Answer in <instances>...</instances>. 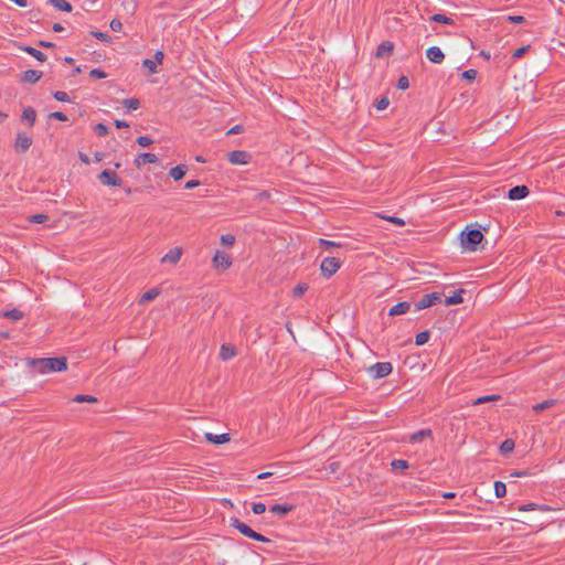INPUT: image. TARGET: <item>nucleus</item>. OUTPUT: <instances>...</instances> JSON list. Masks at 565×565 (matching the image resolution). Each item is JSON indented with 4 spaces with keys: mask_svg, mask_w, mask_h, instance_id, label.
Segmentation results:
<instances>
[{
    "mask_svg": "<svg viewBox=\"0 0 565 565\" xmlns=\"http://www.w3.org/2000/svg\"><path fill=\"white\" fill-rule=\"evenodd\" d=\"M29 365L41 374L63 372L67 370V360L64 356L33 359L29 362Z\"/></svg>",
    "mask_w": 565,
    "mask_h": 565,
    "instance_id": "obj_1",
    "label": "nucleus"
},
{
    "mask_svg": "<svg viewBox=\"0 0 565 565\" xmlns=\"http://www.w3.org/2000/svg\"><path fill=\"white\" fill-rule=\"evenodd\" d=\"M483 239V234L479 230H468L460 234V242L465 249L475 252Z\"/></svg>",
    "mask_w": 565,
    "mask_h": 565,
    "instance_id": "obj_2",
    "label": "nucleus"
},
{
    "mask_svg": "<svg viewBox=\"0 0 565 565\" xmlns=\"http://www.w3.org/2000/svg\"><path fill=\"white\" fill-rule=\"evenodd\" d=\"M231 526L236 529L242 535L258 541V542H269V539L266 536L257 533L254 531L250 526L245 524L244 522L239 521L238 519H232L231 520Z\"/></svg>",
    "mask_w": 565,
    "mask_h": 565,
    "instance_id": "obj_3",
    "label": "nucleus"
},
{
    "mask_svg": "<svg viewBox=\"0 0 565 565\" xmlns=\"http://www.w3.org/2000/svg\"><path fill=\"white\" fill-rule=\"evenodd\" d=\"M342 262L337 257H326L322 259L320 269L324 277L330 278L341 267Z\"/></svg>",
    "mask_w": 565,
    "mask_h": 565,
    "instance_id": "obj_4",
    "label": "nucleus"
},
{
    "mask_svg": "<svg viewBox=\"0 0 565 565\" xmlns=\"http://www.w3.org/2000/svg\"><path fill=\"white\" fill-rule=\"evenodd\" d=\"M393 366L390 362H377L367 369V372L373 379H383L390 375Z\"/></svg>",
    "mask_w": 565,
    "mask_h": 565,
    "instance_id": "obj_5",
    "label": "nucleus"
},
{
    "mask_svg": "<svg viewBox=\"0 0 565 565\" xmlns=\"http://www.w3.org/2000/svg\"><path fill=\"white\" fill-rule=\"evenodd\" d=\"M212 263L215 269L225 271L232 266V258L228 254L217 250Z\"/></svg>",
    "mask_w": 565,
    "mask_h": 565,
    "instance_id": "obj_6",
    "label": "nucleus"
},
{
    "mask_svg": "<svg viewBox=\"0 0 565 565\" xmlns=\"http://www.w3.org/2000/svg\"><path fill=\"white\" fill-rule=\"evenodd\" d=\"M98 180L109 186H120L121 185V179L117 175L115 171H111L109 169L103 170L98 174Z\"/></svg>",
    "mask_w": 565,
    "mask_h": 565,
    "instance_id": "obj_7",
    "label": "nucleus"
},
{
    "mask_svg": "<svg viewBox=\"0 0 565 565\" xmlns=\"http://www.w3.org/2000/svg\"><path fill=\"white\" fill-rule=\"evenodd\" d=\"M439 300H440L439 292L426 294L415 303V310L419 311V310L429 308Z\"/></svg>",
    "mask_w": 565,
    "mask_h": 565,
    "instance_id": "obj_8",
    "label": "nucleus"
},
{
    "mask_svg": "<svg viewBox=\"0 0 565 565\" xmlns=\"http://www.w3.org/2000/svg\"><path fill=\"white\" fill-rule=\"evenodd\" d=\"M32 138L24 132H19L15 138L14 148L18 152L24 153L32 146Z\"/></svg>",
    "mask_w": 565,
    "mask_h": 565,
    "instance_id": "obj_9",
    "label": "nucleus"
},
{
    "mask_svg": "<svg viewBox=\"0 0 565 565\" xmlns=\"http://www.w3.org/2000/svg\"><path fill=\"white\" fill-rule=\"evenodd\" d=\"M164 54L162 51H157L153 55V60L146 58L142 62V66L148 70L150 74L157 73V64H161L163 61Z\"/></svg>",
    "mask_w": 565,
    "mask_h": 565,
    "instance_id": "obj_10",
    "label": "nucleus"
},
{
    "mask_svg": "<svg viewBox=\"0 0 565 565\" xmlns=\"http://www.w3.org/2000/svg\"><path fill=\"white\" fill-rule=\"evenodd\" d=\"M228 161L233 164H246L250 154L244 150H234L227 154Z\"/></svg>",
    "mask_w": 565,
    "mask_h": 565,
    "instance_id": "obj_11",
    "label": "nucleus"
},
{
    "mask_svg": "<svg viewBox=\"0 0 565 565\" xmlns=\"http://www.w3.org/2000/svg\"><path fill=\"white\" fill-rule=\"evenodd\" d=\"M529 192L526 185H515L509 190L508 198L510 200H521L527 196Z\"/></svg>",
    "mask_w": 565,
    "mask_h": 565,
    "instance_id": "obj_12",
    "label": "nucleus"
},
{
    "mask_svg": "<svg viewBox=\"0 0 565 565\" xmlns=\"http://www.w3.org/2000/svg\"><path fill=\"white\" fill-rule=\"evenodd\" d=\"M426 56L430 62L436 64H440L445 58V54L438 46H430L426 51Z\"/></svg>",
    "mask_w": 565,
    "mask_h": 565,
    "instance_id": "obj_13",
    "label": "nucleus"
},
{
    "mask_svg": "<svg viewBox=\"0 0 565 565\" xmlns=\"http://www.w3.org/2000/svg\"><path fill=\"white\" fill-rule=\"evenodd\" d=\"M182 256V248L181 247H174L170 249L162 258V263H171L177 264Z\"/></svg>",
    "mask_w": 565,
    "mask_h": 565,
    "instance_id": "obj_14",
    "label": "nucleus"
},
{
    "mask_svg": "<svg viewBox=\"0 0 565 565\" xmlns=\"http://www.w3.org/2000/svg\"><path fill=\"white\" fill-rule=\"evenodd\" d=\"M158 161V157L151 152H143L138 154L135 159V166L139 168L143 163H156Z\"/></svg>",
    "mask_w": 565,
    "mask_h": 565,
    "instance_id": "obj_15",
    "label": "nucleus"
},
{
    "mask_svg": "<svg viewBox=\"0 0 565 565\" xmlns=\"http://www.w3.org/2000/svg\"><path fill=\"white\" fill-rule=\"evenodd\" d=\"M21 119L28 124L29 127H33L36 120V111L33 107L28 106L23 109Z\"/></svg>",
    "mask_w": 565,
    "mask_h": 565,
    "instance_id": "obj_16",
    "label": "nucleus"
},
{
    "mask_svg": "<svg viewBox=\"0 0 565 565\" xmlns=\"http://www.w3.org/2000/svg\"><path fill=\"white\" fill-rule=\"evenodd\" d=\"M409 309H411V303L408 301H402V302L394 305L390 309L388 316L394 317V316L404 315V313L408 312Z\"/></svg>",
    "mask_w": 565,
    "mask_h": 565,
    "instance_id": "obj_17",
    "label": "nucleus"
},
{
    "mask_svg": "<svg viewBox=\"0 0 565 565\" xmlns=\"http://www.w3.org/2000/svg\"><path fill=\"white\" fill-rule=\"evenodd\" d=\"M433 436V430L430 428L420 429L409 436V441L412 444L422 443L426 438H430Z\"/></svg>",
    "mask_w": 565,
    "mask_h": 565,
    "instance_id": "obj_18",
    "label": "nucleus"
},
{
    "mask_svg": "<svg viewBox=\"0 0 565 565\" xmlns=\"http://www.w3.org/2000/svg\"><path fill=\"white\" fill-rule=\"evenodd\" d=\"M292 510H294V505H291V504H274L269 509V511L273 514L278 515L279 518H284Z\"/></svg>",
    "mask_w": 565,
    "mask_h": 565,
    "instance_id": "obj_19",
    "label": "nucleus"
},
{
    "mask_svg": "<svg viewBox=\"0 0 565 565\" xmlns=\"http://www.w3.org/2000/svg\"><path fill=\"white\" fill-rule=\"evenodd\" d=\"M43 73L38 70H28L22 74V81L25 83L34 84L42 77Z\"/></svg>",
    "mask_w": 565,
    "mask_h": 565,
    "instance_id": "obj_20",
    "label": "nucleus"
},
{
    "mask_svg": "<svg viewBox=\"0 0 565 565\" xmlns=\"http://www.w3.org/2000/svg\"><path fill=\"white\" fill-rule=\"evenodd\" d=\"M394 44L390 41L382 42L376 49V57L388 56L393 53Z\"/></svg>",
    "mask_w": 565,
    "mask_h": 565,
    "instance_id": "obj_21",
    "label": "nucleus"
},
{
    "mask_svg": "<svg viewBox=\"0 0 565 565\" xmlns=\"http://www.w3.org/2000/svg\"><path fill=\"white\" fill-rule=\"evenodd\" d=\"M205 439L212 444L221 445L230 441L231 438L228 434L213 435L212 433H206Z\"/></svg>",
    "mask_w": 565,
    "mask_h": 565,
    "instance_id": "obj_22",
    "label": "nucleus"
},
{
    "mask_svg": "<svg viewBox=\"0 0 565 565\" xmlns=\"http://www.w3.org/2000/svg\"><path fill=\"white\" fill-rule=\"evenodd\" d=\"M519 510L520 511H534V510H537V511H541V512H547V511H551L552 508L550 505H546V504H537V503H527V504H522L519 507Z\"/></svg>",
    "mask_w": 565,
    "mask_h": 565,
    "instance_id": "obj_23",
    "label": "nucleus"
},
{
    "mask_svg": "<svg viewBox=\"0 0 565 565\" xmlns=\"http://www.w3.org/2000/svg\"><path fill=\"white\" fill-rule=\"evenodd\" d=\"M236 355V350L230 344H222L220 349V358L223 361H227Z\"/></svg>",
    "mask_w": 565,
    "mask_h": 565,
    "instance_id": "obj_24",
    "label": "nucleus"
},
{
    "mask_svg": "<svg viewBox=\"0 0 565 565\" xmlns=\"http://www.w3.org/2000/svg\"><path fill=\"white\" fill-rule=\"evenodd\" d=\"M186 171H188L186 166L179 164V166H175L170 169L169 175L171 178H173L175 181H179L185 175Z\"/></svg>",
    "mask_w": 565,
    "mask_h": 565,
    "instance_id": "obj_25",
    "label": "nucleus"
},
{
    "mask_svg": "<svg viewBox=\"0 0 565 565\" xmlns=\"http://www.w3.org/2000/svg\"><path fill=\"white\" fill-rule=\"evenodd\" d=\"M21 50L36 58L39 62L46 61V55L33 46H22Z\"/></svg>",
    "mask_w": 565,
    "mask_h": 565,
    "instance_id": "obj_26",
    "label": "nucleus"
},
{
    "mask_svg": "<svg viewBox=\"0 0 565 565\" xmlns=\"http://www.w3.org/2000/svg\"><path fill=\"white\" fill-rule=\"evenodd\" d=\"M462 292H463V289H459L458 291H455L451 296L446 297L445 306H452V305L461 303L463 301L462 296H461Z\"/></svg>",
    "mask_w": 565,
    "mask_h": 565,
    "instance_id": "obj_27",
    "label": "nucleus"
},
{
    "mask_svg": "<svg viewBox=\"0 0 565 565\" xmlns=\"http://www.w3.org/2000/svg\"><path fill=\"white\" fill-rule=\"evenodd\" d=\"M49 2L56 9L65 12L72 11V4L66 0H49Z\"/></svg>",
    "mask_w": 565,
    "mask_h": 565,
    "instance_id": "obj_28",
    "label": "nucleus"
},
{
    "mask_svg": "<svg viewBox=\"0 0 565 565\" xmlns=\"http://www.w3.org/2000/svg\"><path fill=\"white\" fill-rule=\"evenodd\" d=\"M23 316V312L19 309H11L3 312L4 318L11 319L13 321L21 320Z\"/></svg>",
    "mask_w": 565,
    "mask_h": 565,
    "instance_id": "obj_29",
    "label": "nucleus"
},
{
    "mask_svg": "<svg viewBox=\"0 0 565 565\" xmlns=\"http://www.w3.org/2000/svg\"><path fill=\"white\" fill-rule=\"evenodd\" d=\"M430 21L444 24H454V20L445 14L436 13L429 18Z\"/></svg>",
    "mask_w": 565,
    "mask_h": 565,
    "instance_id": "obj_30",
    "label": "nucleus"
},
{
    "mask_svg": "<svg viewBox=\"0 0 565 565\" xmlns=\"http://www.w3.org/2000/svg\"><path fill=\"white\" fill-rule=\"evenodd\" d=\"M555 404V401L554 399H546V401H543L542 403H537L533 406V411L535 413H540V412H543L552 406H554Z\"/></svg>",
    "mask_w": 565,
    "mask_h": 565,
    "instance_id": "obj_31",
    "label": "nucleus"
},
{
    "mask_svg": "<svg viewBox=\"0 0 565 565\" xmlns=\"http://www.w3.org/2000/svg\"><path fill=\"white\" fill-rule=\"evenodd\" d=\"M72 402L75 403H96L97 398L93 395L78 394L72 398Z\"/></svg>",
    "mask_w": 565,
    "mask_h": 565,
    "instance_id": "obj_32",
    "label": "nucleus"
},
{
    "mask_svg": "<svg viewBox=\"0 0 565 565\" xmlns=\"http://www.w3.org/2000/svg\"><path fill=\"white\" fill-rule=\"evenodd\" d=\"M429 338L430 333L428 330L419 332L415 337V344L418 347L424 345L426 342H428Z\"/></svg>",
    "mask_w": 565,
    "mask_h": 565,
    "instance_id": "obj_33",
    "label": "nucleus"
},
{
    "mask_svg": "<svg viewBox=\"0 0 565 565\" xmlns=\"http://www.w3.org/2000/svg\"><path fill=\"white\" fill-rule=\"evenodd\" d=\"M159 290L157 288H152L148 291H146L141 298H140V302H148V301H151L153 299H156L159 295Z\"/></svg>",
    "mask_w": 565,
    "mask_h": 565,
    "instance_id": "obj_34",
    "label": "nucleus"
},
{
    "mask_svg": "<svg viewBox=\"0 0 565 565\" xmlns=\"http://www.w3.org/2000/svg\"><path fill=\"white\" fill-rule=\"evenodd\" d=\"M122 105L129 110H137L140 107V100L138 98L124 99Z\"/></svg>",
    "mask_w": 565,
    "mask_h": 565,
    "instance_id": "obj_35",
    "label": "nucleus"
},
{
    "mask_svg": "<svg viewBox=\"0 0 565 565\" xmlns=\"http://www.w3.org/2000/svg\"><path fill=\"white\" fill-rule=\"evenodd\" d=\"M318 244L323 249H330V248L341 247L342 246L341 243L333 242V241H328V239H324V238H319L318 239Z\"/></svg>",
    "mask_w": 565,
    "mask_h": 565,
    "instance_id": "obj_36",
    "label": "nucleus"
},
{
    "mask_svg": "<svg viewBox=\"0 0 565 565\" xmlns=\"http://www.w3.org/2000/svg\"><path fill=\"white\" fill-rule=\"evenodd\" d=\"M494 493L497 498H503L507 493V486L502 481L494 482Z\"/></svg>",
    "mask_w": 565,
    "mask_h": 565,
    "instance_id": "obj_37",
    "label": "nucleus"
},
{
    "mask_svg": "<svg viewBox=\"0 0 565 565\" xmlns=\"http://www.w3.org/2000/svg\"><path fill=\"white\" fill-rule=\"evenodd\" d=\"M514 449V441L512 439H505L500 445L501 454H509Z\"/></svg>",
    "mask_w": 565,
    "mask_h": 565,
    "instance_id": "obj_38",
    "label": "nucleus"
},
{
    "mask_svg": "<svg viewBox=\"0 0 565 565\" xmlns=\"http://www.w3.org/2000/svg\"><path fill=\"white\" fill-rule=\"evenodd\" d=\"M94 131L96 132L97 136L99 137H105L108 135L109 132V129L106 125L99 122L97 124L95 127H94Z\"/></svg>",
    "mask_w": 565,
    "mask_h": 565,
    "instance_id": "obj_39",
    "label": "nucleus"
},
{
    "mask_svg": "<svg viewBox=\"0 0 565 565\" xmlns=\"http://www.w3.org/2000/svg\"><path fill=\"white\" fill-rule=\"evenodd\" d=\"M92 35L102 42L111 43V38L107 33L100 31H92Z\"/></svg>",
    "mask_w": 565,
    "mask_h": 565,
    "instance_id": "obj_40",
    "label": "nucleus"
},
{
    "mask_svg": "<svg viewBox=\"0 0 565 565\" xmlns=\"http://www.w3.org/2000/svg\"><path fill=\"white\" fill-rule=\"evenodd\" d=\"M499 399H500L499 395H487V396H481V397L477 398L473 404L479 405V404H483L487 402L499 401Z\"/></svg>",
    "mask_w": 565,
    "mask_h": 565,
    "instance_id": "obj_41",
    "label": "nucleus"
},
{
    "mask_svg": "<svg viewBox=\"0 0 565 565\" xmlns=\"http://www.w3.org/2000/svg\"><path fill=\"white\" fill-rule=\"evenodd\" d=\"M221 243L225 246H233L235 243V236L232 234H224L221 236Z\"/></svg>",
    "mask_w": 565,
    "mask_h": 565,
    "instance_id": "obj_42",
    "label": "nucleus"
},
{
    "mask_svg": "<svg viewBox=\"0 0 565 565\" xmlns=\"http://www.w3.org/2000/svg\"><path fill=\"white\" fill-rule=\"evenodd\" d=\"M271 198V193L267 190L260 191L255 195V200L258 202L269 201Z\"/></svg>",
    "mask_w": 565,
    "mask_h": 565,
    "instance_id": "obj_43",
    "label": "nucleus"
},
{
    "mask_svg": "<svg viewBox=\"0 0 565 565\" xmlns=\"http://www.w3.org/2000/svg\"><path fill=\"white\" fill-rule=\"evenodd\" d=\"M530 47H531L530 45H524V46L516 49L512 55V58L513 60L521 58L530 50Z\"/></svg>",
    "mask_w": 565,
    "mask_h": 565,
    "instance_id": "obj_44",
    "label": "nucleus"
},
{
    "mask_svg": "<svg viewBox=\"0 0 565 565\" xmlns=\"http://www.w3.org/2000/svg\"><path fill=\"white\" fill-rule=\"evenodd\" d=\"M308 289V285L307 284H298L294 290H292V294L295 297H300L305 294V291Z\"/></svg>",
    "mask_w": 565,
    "mask_h": 565,
    "instance_id": "obj_45",
    "label": "nucleus"
},
{
    "mask_svg": "<svg viewBox=\"0 0 565 565\" xmlns=\"http://www.w3.org/2000/svg\"><path fill=\"white\" fill-rule=\"evenodd\" d=\"M89 76L93 78L102 79V78H105L107 76V74L100 68H93L89 72Z\"/></svg>",
    "mask_w": 565,
    "mask_h": 565,
    "instance_id": "obj_46",
    "label": "nucleus"
},
{
    "mask_svg": "<svg viewBox=\"0 0 565 565\" xmlns=\"http://www.w3.org/2000/svg\"><path fill=\"white\" fill-rule=\"evenodd\" d=\"M383 220H386L395 225H398V226H404L405 225V221L403 218H399L397 216H381Z\"/></svg>",
    "mask_w": 565,
    "mask_h": 565,
    "instance_id": "obj_47",
    "label": "nucleus"
},
{
    "mask_svg": "<svg viewBox=\"0 0 565 565\" xmlns=\"http://www.w3.org/2000/svg\"><path fill=\"white\" fill-rule=\"evenodd\" d=\"M397 87L402 90H405L409 87V81L406 76H401L397 81Z\"/></svg>",
    "mask_w": 565,
    "mask_h": 565,
    "instance_id": "obj_48",
    "label": "nucleus"
},
{
    "mask_svg": "<svg viewBox=\"0 0 565 565\" xmlns=\"http://www.w3.org/2000/svg\"><path fill=\"white\" fill-rule=\"evenodd\" d=\"M49 220V216L46 214H35L30 217V221L32 223L41 224Z\"/></svg>",
    "mask_w": 565,
    "mask_h": 565,
    "instance_id": "obj_49",
    "label": "nucleus"
},
{
    "mask_svg": "<svg viewBox=\"0 0 565 565\" xmlns=\"http://www.w3.org/2000/svg\"><path fill=\"white\" fill-rule=\"evenodd\" d=\"M152 139L149 138L148 136H140L137 138V143L140 146V147H148L152 143Z\"/></svg>",
    "mask_w": 565,
    "mask_h": 565,
    "instance_id": "obj_50",
    "label": "nucleus"
},
{
    "mask_svg": "<svg viewBox=\"0 0 565 565\" xmlns=\"http://www.w3.org/2000/svg\"><path fill=\"white\" fill-rule=\"evenodd\" d=\"M53 97L58 102H68L70 100L67 93L62 92V90H57V92L53 93Z\"/></svg>",
    "mask_w": 565,
    "mask_h": 565,
    "instance_id": "obj_51",
    "label": "nucleus"
},
{
    "mask_svg": "<svg viewBox=\"0 0 565 565\" xmlns=\"http://www.w3.org/2000/svg\"><path fill=\"white\" fill-rule=\"evenodd\" d=\"M392 467L394 469H406L408 467V462L406 460L395 459L392 461Z\"/></svg>",
    "mask_w": 565,
    "mask_h": 565,
    "instance_id": "obj_52",
    "label": "nucleus"
},
{
    "mask_svg": "<svg viewBox=\"0 0 565 565\" xmlns=\"http://www.w3.org/2000/svg\"><path fill=\"white\" fill-rule=\"evenodd\" d=\"M109 26L115 32H120L122 30V23L119 19H113Z\"/></svg>",
    "mask_w": 565,
    "mask_h": 565,
    "instance_id": "obj_53",
    "label": "nucleus"
},
{
    "mask_svg": "<svg viewBox=\"0 0 565 565\" xmlns=\"http://www.w3.org/2000/svg\"><path fill=\"white\" fill-rule=\"evenodd\" d=\"M477 74H478V73H477V71H476V70L470 68V70H467V71H465V72L462 73V78L468 79V81H473V79H476Z\"/></svg>",
    "mask_w": 565,
    "mask_h": 565,
    "instance_id": "obj_54",
    "label": "nucleus"
},
{
    "mask_svg": "<svg viewBox=\"0 0 565 565\" xmlns=\"http://www.w3.org/2000/svg\"><path fill=\"white\" fill-rule=\"evenodd\" d=\"M252 510L255 514H262L266 511V505L262 502L254 503Z\"/></svg>",
    "mask_w": 565,
    "mask_h": 565,
    "instance_id": "obj_55",
    "label": "nucleus"
},
{
    "mask_svg": "<svg viewBox=\"0 0 565 565\" xmlns=\"http://www.w3.org/2000/svg\"><path fill=\"white\" fill-rule=\"evenodd\" d=\"M50 117L54 118V119H57L60 121H66L67 120V116L64 113H62V111L51 113Z\"/></svg>",
    "mask_w": 565,
    "mask_h": 565,
    "instance_id": "obj_56",
    "label": "nucleus"
},
{
    "mask_svg": "<svg viewBox=\"0 0 565 565\" xmlns=\"http://www.w3.org/2000/svg\"><path fill=\"white\" fill-rule=\"evenodd\" d=\"M390 102H388V98L387 97H382L377 103H376V108L379 110H383L385 109L387 106H388Z\"/></svg>",
    "mask_w": 565,
    "mask_h": 565,
    "instance_id": "obj_57",
    "label": "nucleus"
},
{
    "mask_svg": "<svg viewBox=\"0 0 565 565\" xmlns=\"http://www.w3.org/2000/svg\"><path fill=\"white\" fill-rule=\"evenodd\" d=\"M508 21H510L511 23H514V24H519V23L524 22V17H522V15H509L508 17Z\"/></svg>",
    "mask_w": 565,
    "mask_h": 565,
    "instance_id": "obj_58",
    "label": "nucleus"
},
{
    "mask_svg": "<svg viewBox=\"0 0 565 565\" xmlns=\"http://www.w3.org/2000/svg\"><path fill=\"white\" fill-rule=\"evenodd\" d=\"M199 185H200V181H199V180H190V181H188V182L185 183L184 188H185L186 190H192V189H194V188H196V186H199Z\"/></svg>",
    "mask_w": 565,
    "mask_h": 565,
    "instance_id": "obj_59",
    "label": "nucleus"
},
{
    "mask_svg": "<svg viewBox=\"0 0 565 565\" xmlns=\"http://www.w3.org/2000/svg\"><path fill=\"white\" fill-rule=\"evenodd\" d=\"M339 469H340V463H339V462H337V461L331 462V463L328 466V470H329V472H331V473L337 472Z\"/></svg>",
    "mask_w": 565,
    "mask_h": 565,
    "instance_id": "obj_60",
    "label": "nucleus"
},
{
    "mask_svg": "<svg viewBox=\"0 0 565 565\" xmlns=\"http://www.w3.org/2000/svg\"><path fill=\"white\" fill-rule=\"evenodd\" d=\"M242 130H243V127H242L241 125H236V126H234L233 128H231V129L227 131V135H235V134H239Z\"/></svg>",
    "mask_w": 565,
    "mask_h": 565,
    "instance_id": "obj_61",
    "label": "nucleus"
},
{
    "mask_svg": "<svg viewBox=\"0 0 565 565\" xmlns=\"http://www.w3.org/2000/svg\"><path fill=\"white\" fill-rule=\"evenodd\" d=\"M115 126H116V128L121 129V128H128L129 124L126 122L125 120L117 119V120H115Z\"/></svg>",
    "mask_w": 565,
    "mask_h": 565,
    "instance_id": "obj_62",
    "label": "nucleus"
},
{
    "mask_svg": "<svg viewBox=\"0 0 565 565\" xmlns=\"http://www.w3.org/2000/svg\"><path fill=\"white\" fill-rule=\"evenodd\" d=\"M39 45L42 46V47H46V49H51V47H54L55 44L52 43V42H46V41H40L39 42Z\"/></svg>",
    "mask_w": 565,
    "mask_h": 565,
    "instance_id": "obj_63",
    "label": "nucleus"
},
{
    "mask_svg": "<svg viewBox=\"0 0 565 565\" xmlns=\"http://www.w3.org/2000/svg\"><path fill=\"white\" fill-rule=\"evenodd\" d=\"M78 157L81 159V161L85 164H88L89 163V158L87 157V154H85L84 152H79L78 153Z\"/></svg>",
    "mask_w": 565,
    "mask_h": 565,
    "instance_id": "obj_64",
    "label": "nucleus"
}]
</instances>
